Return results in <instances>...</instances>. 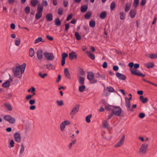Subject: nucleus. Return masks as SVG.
<instances>
[{"label":"nucleus","instance_id":"obj_26","mask_svg":"<svg viewBox=\"0 0 157 157\" xmlns=\"http://www.w3.org/2000/svg\"><path fill=\"white\" fill-rule=\"evenodd\" d=\"M5 105L6 109L10 111H11L12 110V107L11 105L9 103H5Z\"/></svg>","mask_w":157,"mask_h":157},{"label":"nucleus","instance_id":"obj_51","mask_svg":"<svg viewBox=\"0 0 157 157\" xmlns=\"http://www.w3.org/2000/svg\"><path fill=\"white\" fill-rule=\"evenodd\" d=\"M116 6L115 3L114 2H113L111 3L110 5V8L111 10H113L115 7Z\"/></svg>","mask_w":157,"mask_h":157},{"label":"nucleus","instance_id":"obj_8","mask_svg":"<svg viewBox=\"0 0 157 157\" xmlns=\"http://www.w3.org/2000/svg\"><path fill=\"white\" fill-rule=\"evenodd\" d=\"M44 56L46 59L48 60L52 61L55 58L54 55L50 52H45L44 53Z\"/></svg>","mask_w":157,"mask_h":157},{"label":"nucleus","instance_id":"obj_9","mask_svg":"<svg viewBox=\"0 0 157 157\" xmlns=\"http://www.w3.org/2000/svg\"><path fill=\"white\" fill-rule=\"evenodd\" d=\"M4 118L5 120L8 121L10 124H13L16 122V120L15 118L9 115H5Z\"/></svg>","mask_w":157,"mask_h":157},{"label":"nucleus","instance_id":"obj_15","mask_svg":"<svg viewBox=\"0 0 157 157\" xmlns=\"http://www.w3.org/2000/svg\"><path fill=\"white\" fill-rule=\"evenodd\" d=\"M69 58L70 60L76 59L77 56L76 53L74 52L70 53L69 54Z\"/></svg>","mask_w":157,"mask_h":157},{"label":"nucleus","instance_id":"obj_11","mask_svg":"<svg viewBox=\"0 0 157 157\" xmlns=\"http://www.w3.org/2000/svg\"><path fill=\"white\" fill-rule=\"evenodd\" d=\"M148 145L146 143H144L143 144L140 149V152L142 154H144L145 153L147 149Z\"/></svg>","mask_w":157,"mask_h":157},{"label":"nucleus","instance_id":"obj_39","mask_svg":"<svg viewBox=\"0 0 157 157\" xmlns=\"http://www.w3.org/2000/svg\"><path fill=\"white\" fill-rule=\"evenodd\" d=\"M106 15V12L103 11L101 12L100 15V18L103 19L105 17Z\"/></svg>","mask_w":157,"mask_h":157},{"label":"nucleus","instance_id":"obj_20","mask_svg":"<svg viewBox=\"0 0 157 157\" xmlns=\"http://www.w3.org/2000/svg\"><path fill=\"white\" fill-rule=\"evenodd\" d=\"M46 18L47 20L48 21H51L53 20L52 15L51 13H49L47 14L46 16Z\"/></svg>","mask_w":157,"mask_h":157},{"label":"nucleus","instance_id":"obj_29","mask_svg":"<svg viewBox=\"0 0 157 157\" xmlns=\"http://www.w3.org/2000/svg\"><path fill=\"white\" fill-rule=\"evenodd\" d=\"M34 51L33 48H31L29 50V54L31 57H33L34 55Z\"/></svg>","mask_w":157,"mask_h":157},{"label":"nucleus","instance_id":"obj_61","mask_svg":"<svg viewBox=\"0 0 157 157\" xmlns=\"http://www.w3.org/2000/svg\"><path fill=\"white\" fill-rule=\"evenodd\" d=\"M139 117L140 118H143L145 117V114L143 113H140L139 115Z\"/></svg>","mask_w":157,"mask_h":157},{"label":"nucleus","instance_id":"obj_25","mask_svg":"<svg viewBox=\"0 0 157 157\" xmlns=\"http://www.w3.org/2000/svg\"><path fill=\"white\" fill-rule=\"evenodd\" d=\"M102 125L103 127L107 129H109V125L107 121L106 120H103L102 121Z\"/></svg>","mask_w":157,"mask_h":157},{"label":"nucleus","instance_id":"obj_43","mask_svg":"<svg viewBox=\"0 0 157 157\" xmlns=\"http://www.w3.org/2000/svg\"><path fill=\"white\" fill-rule=\"evenodd\" d=\"M25 151V147L24 146L23 144H21V147L20 151V153L21 154H22Z\"/></svg>","mask_w":157,"mask_h":157},{"label":"nucleus","instance_id":"obj_21","mask_svg":"<svg viewBox=\"0 0 157 157\" xmlns=\"http://www.w3.org/2000/svg\"><path fill=\"white\" fill-rule=\"evenodd\" d=\"M131 4L130 3L128 2L124 8L125 11L127 12L131 8Z\"/></svg>","mask_w":157,"mask_h":157},{"label":"nucleus","instance_id":"obj_60","mask_svg":"<svg viewBox=\"0 0 157 157\" xmlns=\"http://www.w3.org/2000/svg\"><path fill=\"white\" fill-rule=\"evenodd\" d=\"M113 69L115 71H117L119 69L118 67L117 66H114L113 67Z\"/></svg>","mask_w":157,"mask_h":157},{"label":"nucleus","instance_id":"obj_12","mask_svg":"<svg viewBox=\"0 0 157 157\" xmlns=\"http://www.w3.org/2000/svg\"><path fill=\"white\" fill-rule=\"evenodd\" d=\"M79 105H77L73 108L70 113V114L71 116V118H73V116L75 115L78 111L79 110Z\"/></svg>","mask_w":157,"mask_h":157},{"label":"nucleus","instance_id":"obj_22","mask_svg":"<svg viewBox=\"0 0 157 157\" xmlns=\"http://www.w3.org/2000/svg\"><path fill=\"white\" fill-rule=\"evenodd\" d=\"M39 3L38 0H31L30 3L31 5L33 7L36 6Z\"/></svg>","mask_w":157,"mask_h":157},{"label":"nucleus","instance_id":"obj_4","mask_svg":"<svg viewBox=\"0 0 157 157\" xmlns=\"http://www.w3.org/2000/svg\"><path fill=\"white\" fill-rule=\"evenodd\" d=\"M113 113L115 115L120 116L122 113V110L119 106H114L112 111Z\"/></svg>","mask_w":157,"mask_h":157},{"label":"nucleus","instance_id":"obj_14","mask_svg":"<svg viewBox=\"0 0 157 157\" xmlns=\"http://www.w3.org/2000/svg\"><path fill=\"white\" fill-rule=\"evenodd\" d=\"M14 137L15 141L19 143L21 141V137L20 134L18 132H15L14 134Z\"/></svg>","mask_w":157,"mask_h":157},{"label":"nucleus","instance_id":"obj_52","mask_svg":"<svg viewBox=\"0 0 157 157\" xmlns=\"http://www.w3.org/2000/svg\"><path fill=\"white\" fill-rule=\"evenodd\" d=\"M36 101L34 99H31L29 101V104L31 105H33L35 103Z\"/></svg>","mask_w":157,"mask_h":157},{"label":"nucleus","instance_id":"obj_2","mask_svg":"<svg viewBox=\"0 0 157 157\" xmlns=\"http://www.w3.org/2000/svg\"><path fill=\"white\" fill-rule=\"evenodd\" d=\"M128 66L130 67V71L131 73L135 75L139 76L142 77H144L145 75L141 73L137 72L136 69L139 67V64L138 63L134 64L132 62H130L128 64Z\"/></svg>","mask_w":157,"mask_h":157},{"label":"nucleus","instance_id":"obj_33","mask_svg":"<svg viewBox=\"0 0 157 157\" xmlns=\"http://www.w3.org/2000/svg\"><path fill=\"white\" fill-rule=\"evenodd\" d=\"M88 6L86 5L82 6L81 8V11L82 12H85L87 10Z\"/></svg>","mask_w":157,"mask_h":157},{"label":"nucleus","instance_id":"obj_64","mask_svg":"<svg viewBox=\"0 0 157 157\" xmlns=\"http://www.w3.org/2000/svg\"><path fill=\"white\" fill-rule=\"evenodd\" d=\"M14 142L13 141V140H11L10 141V144L11 145V147H14Z\"/></svg>","mask_w":157,"mask_h":157},{"label":"nucleus","instance_id":"obj_6","mask_svg":"<svg viewBox=\"0 0 157 157\" xmlns=\"http://www.w3.org/2000/svg\"><path fill=\"white\" fill-rule=\"evenodd\" d=\"M129 96H131V97L129 98L127 97H125V104L126 107L128 108V110H131V111L133 110V109H130L131 103L130 101L132 98V95L131 94H129Z\"/></svg>","mask_w":157,"mask_h":157},{"label":"nucleus","instance_id":"obj_54","mask_svg":"<svg viewBox=\"0 0 157 157\" xmlns=\"http://www.w3.org/2000/svg\"><path fill=\"white\" fill-rule=\"evenodd\" d=\"M107 89L109 92H113L114 90L113 88L111 86H109L107 87Z\"/></svg>","mask_w":157,"mask_h":157},{"label":"nucleus","instance_id":"obj_16","mask_svg":"<svg viewBox=\"0 0 157 157\" xmlns=\"http://www.w3.org/2000/svg\"><path fill=\"white\" fill-rule=\"evenodd\" d=\"M116 76L117 78L120 79L124 80L126 79V77L124 75L119 72L116 73Z\"/></svg>","mask_w":157,"mask_h":157},{"label":"nucleus","instance_id":"obj_32","mask_svg":"<svg viewBox=\"0 0 157 157\" xmlns=\"http://www.w3.org/2000/svg\"><path fill=\"white\" fill-rule=\"evenodd\" d=\"M114 106L110 105H106L105 106V109L108 111L111 110L112 111L113 110V108Z\"/></svg>","mask_w":157,"mask_h":157},{"label":"nucleus","instance_id":"obj_28","mask_svg":"<svg viewBox=\"0 0 157 157\" xmlns=\"http://www.w3.org/2000/svg\"><path fill=\"white\" fill-rule=\"evenodd\" d=\"M46 68L49 70H53L55 68L54 65L51 64H47L46 65Z\"/></svg>","mask_w":157,"mask_h":157},{"label":"nucleus","instance_id":"obj_19","mask_svg":"<svg viewBox=\"0 0 157 157\" xmlns=\"http://www.w3.org/2000/svg\"><path fill=\"white\" fill-rule=\"evenodd\" d=\"M136 13V10L133 9L131 10L129 12L130 17L131 18H134L135 16Z\"/></svg>","mask_w":157,"mask_h":157},{"label":"nucleus","instance_id":"obj_30","mask_svg":"<svg viewBox=\"0 0 157 157\" xmlns=\"http://www.w3.org/2000/svg\"><path fill=\"white\" fill-rule=\"evenodd\" d=\"M140 98L141 102L143 103H145L147 101V98H144L143 96H140Z\"/></svg>","mask_w":157,"mask_h":157},{"label":"nucleus","instance_id":"obj_10","mask_svg":"<svg viewBox=\"0 0 157 157\" xmlns=\"http://www.w3.org/2000/svg\"><path fill=\"white\" fill-rule=\"evenodd\" d=\"M124 139L125 136L123 134L119 141L114 146V147L117 148L121 146L124 144Z\"/></svg>","mask_w":157,"mask_h":157},{"label":"nucleus","instance_id":"obj_27","mask_svg":"<svg viewBox=\"0 0 157 157\" xmlns=\"http://www.w3.org/2000/svg\"><path fill=\"white\" fill-rule=\"evenodd\" d=\"M78 81L80 84L82 85L84 82V79L80 76H78Z\"/></svg>","mask_w":157,"mask_h":157},{"label":"nucleus","instance_id":"obj_7","mask_svg":"<svg viewBox=\"0 0 157 157\" xmlns=\"http://www.w3.org/2000/svg\"><path fill=\"white\" fill-rule=\"evenodd\" d=\"M71 124V122L68 120H66L63 121L60 125V129L61 131H63L66 126L69 125Z\"/></svg>","mask_w":157,"mask_h":157},{"label":"nucleus","instance_id":"obj_37","mask_svg":"<svg viewBox=\"0 0 157 157\" xmlns=\"http://www.w3.org/2000/svg\"><path fill=\"white\" fill-rule=\"evenodd\" d=\"M85 87L84 85H82L79 87L78 91L80 92H83L85 90Z\"/></svg>","mask_w":157,"mask_h":157},{"label":"nucleus","instance_id":"obj_58","mask_svg":"<svg viewBox=\"0 0 157 157\" xmlns=\"http://www.w3.org/2000/svg\"><path fill=\"white\" fill-rule=\"evenodd\" d=\"M72 14H71L70 15H69L67 19V21H69L71 19V18H72Z\"/></svg>","mask_w":157,"mask_h":157},{"label":"nucleus","instance_id":"obj_1","mask_svg":"<svg viewBox=\"0 0 157 157\" xmlns=\"http://www.w3.org/2000/svg\"><path fill=\"white\" fill-rule=\"evenodd\" d=\"M26 67V64L23 63L22 65L17 67L15 69L13 70V73L14 76L16 77L20 78L22 76V75L24 72Z\"/></svg>","mask_w":157,"mask_h":157},{"label":"nucleus","instance_id":"obj_36","mask_svg":"<svg viewBox=\"0 0 157 157\" xmlns=\"http://www.w3.org/2000/svg\"><path fill=\"white\" fill-rule=\"evenodd\" d=\"M43 39L41 37H39L38 38H37L36 39L35 41H34V43L35 44H37L38 43H39L40 42H43L44 41L43 40Z\"/></svg>","mask_w":157,"mask_h":157},{"label":"nucleus","instance_id":"obj_31","mask_svg":"<svg viewBox=\"0 0 157 157\" xmlns=\"http://www.w3.org/2000/svg\"><path fill=\"white\" fill-rule=\"evenodd\" d=\"M149 57L151 59H155L157 58V54L154 53L150 54L149 55Z\"/></svg>","mask_w":157,"mask_h":157},{"label":"nucleus","instance_id":"obj_35","mask_svg":"<svg viewBox=\"0 0 157 157\" xmlns=\"http://www.w3.org/2000/svg\"><path fill=\"white\" fill-rule=\"evenodd\" d=\"M61 22L59 18H57L55 20V24L58 26H59L61 24Z\"/></svg>","mask_w":157,"mask_h":157},{"label":"nucleus","instance_id":"obj_42","mask_svg":"<svg viewBox=\"0 0 157 157\" xmlns=\"http://www.w3.org/2000/svg\"><path fill=\"white\" fill-rule=\"evenodd\" d=\"M72 142L70 143L68 145V148L69 149H71V148L72 145L74 144H75L76 140H72Z\"/></svg>","mask_w":157,"mask_h":157},{"label":"nucleus","instance_id":"obj_3","mask_svg":"<svg viewBox=\"0 0 157 157\" xmlns=\"http://www.w3.org/2000/svg\"><path fill=\"white\" fill-rule=\"evenodd\" d=\"M43 10V6L39 4L37 7V12L35 15V18L36 19H39L42 17Z\"/></svg>","mask_w":157,"mask_h":157},{"label":"nucleus","instance_id":"obj_46","mask_svg":"<svg viewBox=\"0 0 157 157\" xmlns=\"http://www.w3.org/2000/svg\"><path fill=\"white\" fill-rule=\"evenodd\" d=\"M56 103L57 104V105L59 106H62L63 104V101L62 100H57L56 101Z\"/></svg>","mask_w":157,"mask_h":157},{"label":"nucleus","instance_id":"obj_63","mask_svg":"<svg viewBox=\"0 0 157 157\" xmlns=\"http://www.w3.org/2000/svg\"><path fill=\"white\" fill-rule=\"evenodd\" d=\"M68 4V2L66 1H64L63 5L65 7H67Z\"/></svg>","mask_w":157,"mask_h":157},{"label":"nucleus","instance_id":"obj_5","mask_svg":"<svg viewBox=\"0 0 157 157\" xmlns=\"http://www.w3.org/2000/svg\"><path fill=\"white\" fill-rule=\"evenodd\" d=\"M94 73L92 72H89L87 73V78L90 81L91 84L95 83L97 82V80L94 79Z\"/></svg>","mask_w":157,"mask_h":157},{"label":"nucleus","instance_id":"obj_17","mask_svg":"<svg viewBox=\"0 0 157 157\" xmlns=\"http://www.w3.org/2000/svg\"><path fill=\"white\" fill-rule=\"evenodd\" d=\"M64 72L65 77L69 79H71V77L70 74L67 68H66L64 69Z\"/></svg>","mask_w":157,"mask_h":157},{"label":"nucleus","instance_id":"obj_41","mask_svg":"<svg viewBox=\"0 0 157 157\" xmlns=\"http://www.w3.org/2000/svg\"><path fill=\"white\" fill-rule=\"evenodd\" d=\"M15 45L17 46H18L20 44L21 40L19 38H17L16 40L15 41Z\"/></svg>","mask_w":157,"mask_h":157},{"label":"nucleus","instance_id":"obj_56","mask_svg":"<svg viewBox=\"0 0 157 157\" xmlns=\"http://www.w3.org/2000/svg\"><path fill=\"white\" fill-rule=\"evenodd\" d=\"M42 4L44 6H46L48 5V3L46 0L43 1Z\"/></svg>","mask_w":157,"mask_h":157},{"label":"nucleus","instance_id":"obj_24","mask_svg":"<svg viewBox=\"0 0 157 157\" xmlns=\"http://www.w3.org/2000/svg\"><path fill=\"white\" fill-rule=\"evenodd\" d=\"M86 53L88 55V56L92 59L94 60L95 59V57L94 55L90 51H86Z\"/></svg>","mask_w":157,"mask_h":157},{"label":"nucleus","instance_id":"obj_38","mask_svg":"<svg viewBox=\"0 0 157 157\" xmlns=\"http://www.w3.org/2000/svg\"><path fill=\"white\" fill-rule=\"evenodd\" d=\"M92 117V115L91 114L87 116L86 118V122L88 123H90V118Z\"/></svg>","mask_w":157,"mask_h":157},{"label":"nucleus","instance_id":"obj_23","mask_svg":"<svg viewBox=\"0 0 157 157\" xmlns=\"http://www.w3.org/2000/svg\"><path fill=\"white\" fill-rule=\"evenodd\" d=\"M144 65L147 68H151L153 67L154 66V64L153 63L151 62H149L145 63Z\"/></svg>","mask_w":157,"mask_h":157},{"label":"nucleus","instance_id":"obj_50","mask_svg":"<svg viewBox=\"0 0 157 157\" xmlns=\"http://www.w3.org/2000/svg\"><path fill=\"white\" fill-rule=\"evenodd\" d=\"M39 75L42 78H45V77L47 75V74L46 73L42 74L41 73H39Z\"/></svg>","mask_w":157,"mask_h":157},{"label":"nucleus","instance_id":"obj_40","mask_svg":"<svg viewBox=\"0 0 157 157\" xmlns=\"http://www.w3.org/2000/svg\"><path fill=\"white\" fill-rule=\"evenodd\" d=\"M91 13L90 12H88L85 14V17L86 19H88L90 18L91 15Z\"/></svg>","mask_w":157,"mask_h":157},{"label":"nucleus","instance_id":"obj_13","mask_svg":"<svg viewBox=\"0 0 157 157\" xmlns=\"http://www.w3.org/2000/svg\"><path fill=\"white\" fill-rule=\"evenodd\" d=\"M10 78L8 80L6 81L2 85V86L5 88H8L10 86V83L12 81V79L10 75H9Z\"/></svg>","mask_w":157,"mask_h":157},{"label":"nucleus","instance_id":"obj_45","mask_svg":"<svg viewBox=\"0 0 157 157\" xmlns=\"http://www.w3.org/2000/svg\"><path fill=\"white\" fill-rule=\"evenodd\" d=\"M95 23L94 21L93 20H91L90 21L89 25L91 27H95Z\"/></svg>","mask_w":157,"mask_h":157},{"label":"nucleus","instance_id":"obj_47","mask_svg":"<svg viewBox=\"0 0 157 157\" xmlns=\"http://www.w3.org/2000/svg\"><path fill=\"white\" fill-rule=\"evenodd\" d=\"M25 13L28 14L29 13L30 11V9L29 7L28 6H27L25 8Z\"/></svg>","mask_w":157,"mask_h":157},{"label":"nucleus","instance_id":"obj_53","mask_svg":"<svg viewBox=\"0 0 157 157\" xmlns=\"http://www.w3.org/2000/svg\"><path fill=\"white\" fill-rule=\"evenodd\" d=\"M68 56V55L67 54L65 53H63L62 54V59H65V58L67 57Z\"/></svg>","mask_w":157,"mask_h":157},{"label":"nucleus","instance_id":"obj_59","mask_svg":"<svg viewBox=\"0 0 157 157\" xmlns=\"http://www.w3.org/2000/svg\"><path fill=\"white\" fill-rule=\"evenodd\" d=\"M107 63L106 62H104L102 64V67L104 68H105L107 67Z\"/></svg>","mask_w":157,"mask_h":157},{"label":"nucleus","instance_id":"obj_57","mask_svg":"<svg viewBox=\"0 0 157 157\" xmlns=\"http://www.w3.org/2000/svg\"><path fill=\"white\" fill-rule=\"evenodd\" d=\"M46 38L50 40H53V38L51 36L48 35L46 36Z\"/></svg>","mask_w":157,"mask_h":157},{"label":"nucleus","instance_id":"obj_34","mask_svg":"<svg viewBox=\"0 0 157 157\" xmlns=\"http://www.w3.org/2000/svg\"><path fill=\"white\" fill-rule=\"evenodd\" d=\"M125 17V14L124 12H121L120 13V17L121 20L124 19Z\"/></svg>","mask_w":157,"mask_h":157},{"label":"nucleus","instance_id":"obj_49","mask_svg":"<svg viewBox=\"0 0 157 157\" xmlns=\"http://www.w3.org/2000/svg\"><path fill=\"white\" fill-rule=\"evenodd\" d=\"M58 13L59 15H61L63 14V10L61 8H59L58 10Z\"/></svg>","mask_w":157,"mask_h":157},{"label":"nucleus","instance_id":"obj_62","mask_svg":"<svg viewBox=\"0 0 157 157\" xmlns=\"http://www.w3.org/2000/svg\"><path fill=\"white\" fill-rule=\"evenodd\" d=\"M36 106L34 105H32L29 107V109L31 110H34L35 109Z\"/></svg>","mask_w":157,"mask_h":157},{"label":"nucleus","instance_id":"obj_18","mask_svg":"<svg viewBox=\"0 0 157 157\" xmlns=\"http://www.w3.org/2000/svg\"><path fill=\"white\" fill-rule=\"evenodd\" d=\"M36 54L38 59L40 60L42 59V51L41 50H38L36 52Z\"/></svg>","mask_w":157,"mask_h":157},{"label":"nucleus","instance_id":"obj_48","mask_svg":"<svg viewBox=\"0 0 157 157\" xmlns=\"http://www.w3.org/2000/svg\"><path fill=\"white\" fill-rule=\"evenodd\" d=\"M139 0H134L133 3V6L135 7H136L139 4Z\"/></svg>","mask_w":157,"mask_h":157},{"label":"nucleus","instance_id":"obj_55","mask_svg":"<svg viewBox=\"0 0 157 157\" xmlns=\"http://www.w3.org/2000/svg\"><path fill=\"white\" fill-rule=\"evenodd\" d=\"M33 96V95H28L26 97V99L27 100L31 99Z\"/></svg>","mask_w":157,"mask_h":157},{"label":"nucleus","instance_id":"obj_44","mask_svg":"<svg viewBox=\"0 0 157 157\" xmlns=\"http://www.w3.org/2000/svg\"><path fill=\"white\" fill-rule=\"evenodd\" d=\"M75 36L77 40H81V36L78 32H75Z\"/></svg>","mask_w":157,"mask_h":157}]
</instances>
